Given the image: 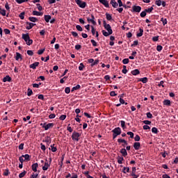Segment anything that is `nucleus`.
I'll return each instance as SVG.
<instances>
[{
  "mask_svg": "<svg viewBox=\"0 0 178 178\" xmlns=\"http://www.w3.org/2000/svg\"><path fill=\"white\" fill-rule=\"evenodd\" d=\"M22 40L25 41L26 45H31V44H33V40L30 39L29 33H23Z\"/></svg>",
  "mask_w": 178,
  "mask_h": 178,
  "instance_id": "1",
  "label": "nucleus"
},
{
  "mask_svg": "<svg viewBox=\"0 0 178 178\" xmlns=\"http://www.w3.org/2000/svg\"><path fill=\"white\" fill-rule=\"evenodd\" d=\"M113 138H115L118 137V136H120L121 133H122V129H120V127H117L115 129H114L113 131Z\"/></svg>",
  "mask_w": 178,
  "mask_h": 178,
  "instance_id": "2",
  "label": "nucleus"
},
{
  "mask_svg": "<svg viewBox=\"0 0 178 178\" xmlns=\"http://www.w3.org/2000/svg\"><path fill=\"white\" fill-rule=\"evenodd\" d=\"M75 2L76 5H78V6H79V8H81L82 9H84V8L87 6V3H86V1H83L81 0H75Z\"/></svg>",
  "mask_w": 178,
  "mask_h": 178,
  "instance_id": "3",
  "label": "nucleus"
},
{
  "mask_svg": "<svg viewBox=\"0 0 178 178\" xmlns=\"http://www.w3.org/2000/svg\"><path fill=\"white\" fill-rule=\"evenodd\" d=\"M103 26L104 29L110 33H113V31H112V27L108 24H106V21H103Z\"/></svg>",
  "mask_w": 178,
  "mask_h": 178,
  "instance_id": "4",
  "label": "nucleus"
},
{
  "mask_svg": "<svg viewBox=\"0 0 178 178\" xmlns=\"http://www.w3.org/2000/svg\"><path fill=\"white\" fill-rule=\"evenodd\" d=\"M40 126L42 127L44 130H49V129H52L54 127V123H44V124H40Z\"/></svg>",
  "mask_w": 178,
  "mask_h": 178,
  "instance_id": "5",
  "label": "nucleus"
},
{
  "mask_svg": "<svg viewBox=\"0 0 178 178\" xmlns=\"http://www.w3.org/2000/svg\"><path fill=\"white\" fill-rule=\"evenodd\" d=\"M79 137H80V134L76 131H74L72 135V138L74 141H79Z\"/></svg>",
  "mask_w": 178,
  "mask_h": 178,
  "instance_id": "6",
  "label": "nucleus"
},
{
  "mask_svg": "<svg viewBox=\"0 0 178 178\" xmlns=\"http://www.w3.org/2000/svg\"><path fill=\"white\" fill-rule=\"evenodd\" d=\"M87 21L88 23H92V24H94V26L97 24V22H95V17H94L93 15H91V18L87 17Z\"/></svg>",
  "mask_w": 178,
  "mask_h": 178,
  "instance_id": "7",
  "label": "nucleus"
},
{
  "mask_svg": "<svg viewBox=\"0 0 178 178\" xmlns=\"http://www.w3.org/2000/svg\"><path fill=\"white\" fill-rule=\"evenodd\" d=\"M132 9V12H136L137 13H140L141 12V7L139 6H134Z\"/></svg>",
  "mask_w": 178,
  "mask_h": 178,
  "instance_id": "8",
  "label": "nucleus"
},
{
  "mask_svg": "<svg viewBox=\"0 0 178 178\" xmlns=\"http://www.w3.org/2000/svg\"><path fill=\"white\" fill-rule=\"evenodd\" d=\"M49 166H51V164L48 163V160H46L44 166H42V170H48Z\"/></svg>",
  "mask_w": 178,
  "mask_h": 178,
  "instance_id": "9",
  "label": "nucleus"
},
{
  "mask_svg": "<svg viewBox=\"0 0 178 178\" xmlns=\"http://www.w3.org/2000/svg\"><path fill=\"white\" fill-rule=\"evenodd\" d=\"M35 26V24L31 23V22H26V30H31L32 27H34Z\"/></svg>",
  "mask_w": 178,
  "mask_h": 178,
  "instance_id": "10",
  "label": "nucleus"
},
{
  "mask_svg": "<svg viewBox=\"0 0 178 178\" xmlns=\"http://www.w3.org/2000/svg\"><path fill=\"white\" fill-rule=\"evenodd\" d=\"M99 2L104 5L106 8L109 6V3L107 1V0H99Z\"/></svg>",
  "mask_w": 178,
  "mask_h": 178,
  "instance_id": "11",
  "label": "nucleus"
},
{
  "mask_svg": "<svg viewBox=\"0 0 178 178\" xmlns=\"http://www.w3.org/2000/svg\"><path fill=\"white\" fill-rule=\"evenodd\" d=\"M140 146H141V144L139 142H136L134 143V148L136 151H138V149H140Z\"/></svg>",
  "mask_w": 178,
  "mask_h": 178,
  "instance_id": "12",
  "label": "nucleus"
},
{
  "mask_svg": "<svg viewBox=\"0 0 178 178\" xmlns=\"http://www.w3.org/2000/svg\"><path fill=\"white\" fill-rule=\"evenodd\" d=\"M40 65V63L38 62H35L33 64L29 65V67L31 69H36L37 66H38Z\"/></svg>",
  "mask_w": 178,
  "mask_h": 178,
  "instance_id": "13",
  "label": "nucleus"
},
{
  "mask_svg": "<svg viewBox=\"0 0 178 178\" xmlns=\"http://www.w3.org/2000/svg\"><path fill=\"white\" fill-rule=\"evenodd\" d=\"M6 81H9V82L12 81V78H10L9 75L6 76V77L3 79V83H6Z\"/></svg>",
  "mask_w": 178,
  "mask_h": 178,
  "instance_id": "14",
  "label": "nucleus"
},
{
  "mask_svg": "<svg viewBox=\"0 0 178 178\" xmlns=\"http://www.w3.org/2000/svg\"><path fill=\"white\" fill-rule=\"evenodd\" d=\"M32 170L33 171V172H37V169H38V163H33V165H32Z\"/></svg>",
  "mask_w": 178,
  "mask_h": 178,
  "instance_id": "15",
  "label": "nucleus"
},
{
  "mask_svg": "<svg viewBox=\"0 0 178 178\" xmlns=\"http://www.w3.org/2000/svg\"><path fill=\"white\" fill-rule=\"evenodd\" d=\"M143 33H144V29L140 28V29H139V33H138L136 34V37H143Z\"/></svg>",
  "mask_w": 178,
  "mask_h": 178,
  "instance_id": "16",
  "label": "nucleus"
},
{
  "mask_svg": "<svg viewBox=\"0 0 178 178\" xmlns=\"http://www.w3.org/2000/svg\"><path fill=\"white\" fill-rule=\"evenodd\" d=\"M111 5H112L113 8H117L119 6V4L115 0L111 1Z\"/></svg>",
  "mask_w": 178,
  "mask_h": 178,
  "instance_id": "17",
  "label": "nucleus"
},
{
  "mask_svg": "<svg viewBox=\"0 0 178 178\" xmlns=\"http://www.w3.org/2000/svg\"><path fill=\"white\" fill-rule=\"evenodd\" d=\"M120 153L123 156H127V151L126 150V149H121Z\"/></svg>",
  "mask_w": 178,
  "mask_h": 178,
  "instance_id": "18",
  "label": "nucleus"
},
{
  "mask_svg": "<svg viewBox=\"0 0 178 178\" xmlns=\"http://www.w3.org/2000/svg\"><path fill=\"white\" fill-rule=\"evenodd\" d=\"M131 74H133V76H137V74H140V70H138V69L132 70Z\"/></svg>",
  "mask_w": 178,
  "mask_h": 178,
  "instance_id": "19",
  "label": "nucleus"
},
{
  "mask_svg": "<svg viewBox=\"0 0 178 178\" xmlns=\"http://www.w3.org/2000/svg\"><path fill=\"white\" fill-rule=\"evenodd\" d=\"M33 16H42V13L38 12L37 10L33 11Z\"/></svg>",
  "mask_w": 178,
  "mask_h": 178,
  "instance_id": "20",
  "label": "nucleus"
},
{
  "mask_svg": "<svg viewBox=\"0 0 178 178\" xmlns=\"http://www.w3.org/2000/svg\"><path fill=\"white\" fill-rule=\"evenodd\" d=\"M163 103V105H165L167 106H170V100L169 99H165Z\"/></svg>",
  "mask_w": 178,
  "mask_h": 178,
  "instance_id": "21",
  "label": "nucleus"
},
{
  "mask_svg": "<svg viewBox=\"0 0 178 178\" xmlns=\"http://www.w3.org/2000/svg\"><path fill=\"white\" fill-rule=\"evenodd\" d=\"M122 172L124 174L129 173V172H130V168H129V167H124L123 170H122Z\"/></svg>",
  "mask_w": 178,
  "mask_h": 178,
  "instance_id": "22",
  "label": "nucleus"
},
{
  "mask_svg": "<svg viewBox=\"0 0 178 178\" xmlns=\"http://www.w3.org/2000/svg\"><path fill=\"white\" fill-rule=\"evenodd\" d=\"M44 20L46 23H49V20H51V15H44Z\"/></svg>",
  "mask_w": 178,
  "mask_h": 178,
  "instance_id": "23",
  "label": "nucleus"
},
{
  "mask_svg": "<svg viewBox=\"0 0 178 178\" xmlns=\"http://www.w3.org/2000/svg\"><path fill=\"white\" fill-rule=\"evenodd\" d=\"M29 20H30V22H33V23H35V22H37L38 19L35 17H30Z\"/></svg>",
  "mask_w": 178,
  "mask_h": 178,
  "instance_id": "24",
  "label": "nucleus"
},
{
  "mask_svg": "<svg viewBox=\"0 0 178 178\" xmlns=\"http://www.w3.org/2000/svg\"><path fill=\"white\" fill-rule=\"evenodd\" d=\"M22 156L24 157V161H30V155L23 154Z\"/></svg>",
  "mask_w": 178,
  "mask_h": 178,
  "instance_id": "25",
  "label": "nucleus"
},
{
  "mask_svg": "<svg viewBox=\"0 0 178 178\" xmlns=\"http://www.w3.org/2000/svg\"><path fill=\"white\" fill-rule=\"evenodd\" d=\"M139 81H142V83L145 84V83H147L148 81V78H147V77L141 78V79H140Z\"/></svg>",
  "mask_w": 178,
  "mask_h": 178,
  "instance_id": "26",
  "label": "nucleus"
},
{
  "mask_svg": "<svg viewBox=\"0 0 178 178\" xmlns=\"http://www.w3.org/2000/svg\"><path fill=\"white\" fill-rule=\"evenodd\" d=\"M19 59H22V54H20V53L17 52L15 60H19Z\"/></svg>",
  "mask_w": 178,
  "mask_h": 178,
  "instance_id": "27",
  "label": "nucleus"
},
{
  "mask_svg": "<svg viewBox=\"0 0 178 178\" xmlns=\"http://www.w3.org/2000/svg\"><path fill=\"white\" fill-rule=\"evenodd\" d=\"M80 88H81L80 85H76V86L72 88L71 91L73 92V91H76L77 90H80Z\"/></svg>",
  "mask_w": 178,
  "mask_h": 178,
  "instance_id": "28",
  "label": "nucleus"
},
{
  "mask_svg": "<svg viewBox=\"0 0 178 178\" xmlns=\"http://www.w3.org/2000/svg\"><path fill=\"white\" fill-rule=\"evenodd\" d=\"M102 34L104 35V37H108L111 35L112 33H110L109 32H106V31H102Z\"/></svg>",
  "mask_w": 178,
  "mask_h": 178,
  "instance_id": "29",
  "label": "nucleus"
},
{
  "mask_svg": "<svg viewBox=\"0 0 178 178\" xmlns=\"http://www.w3.org/2000/svg\"><path fill=\"white\" fill-rule=\"evenodd\" d=\"M118 143H123L124 144H125V145H127V141H126V140L124 139H122V138H119L118 140Z\"/></svg>",
  "mask_w": 178,
  "mask_h": 178,
  "instance_id": "30",
  "label": "nucleus"
},
{
  "mask_svg": "<svg viewBox=\"0 0 178 178\" xmlns=\"http://www.w3.org/2000/svg\"><path fill=\"white\" fill-rule=\"evenodd\" d=\"M161 22H162L163 26H165V24H168V19H164L163 17L161 19Z\"/></svg>",
  "mask_w": 178,
  "mask_h": 178,
  "instance_id": "31",
  "label": "nucleus"
},
{
  "mask_svg": "<svg viewBox=\"0 0 178 178\" xmlns=\"http://www.w3.org/2000/svg\"><path fill=\"white\" fill-rule=\"evenodd\" d=\"M152 132L154 134H158V129L156 127H153L152 129Z\"/></svg>",
  "mask_w": 178,
  "mask_h": 178,
  "instance_id": "32",
  "label": "nucleus"
},
{
  "mask_svg": "<svg viewBox=\"0 0 178 178\" xmlns=\"http://www.w3.org/2000/svg\"><path fill=\"white\" fill-rule=\"evenodd\" d=\"M0 15H2V16H6V10L5 9H1L0 11Z\"/></svg>",
  "mask_w": 178,
  "mask_h": 178,
  "instance_id": "33",
  "label": "nucleus"
},
{
  "mask_svg": "<svg viewBox=\"0 0 178 178\" xmlns=\"http://www.w3.org/2000/svg\"><path fill=\"white\" fill-rule=\"evenodd\" d=\"M45 52V49H42L38 51V55H42Z\"/></svg>",
  "mask_w": 178,
  "mask_h": 178,
  "instance_id": "34",
  "label": "nucleus"
},
{
  "mask_svg": "<svg viewBox=\"0 0 178 178\" xmlns=\"http://www.w3.org/2000/svg\"><path fill=\"white\" fill-rule=\"evenodd\" d=\"M19 17L21 19V20H24V12L21 13Z\"/></svg>",
  "mask_w": 178,
  "mask_h": 178,
  "instance_id": "35",
  "label": "nucleus"
},
{
  "mask_svg": "<svg viewBox=\"0 0 178 178\" xmlns=\"http://www.w3.org/2000/svg\"><path fill=\"white\" fill-rule=\"evenodd\" d=\"M27 95H28V97H31V95H33V90L29 88Z\"/></svg>",
  "mask_w": 178,
  "mask_h": 178,
  "instance_id": "36",
  "label": "nucleus"
},
{
  "mask_svg": "<svg viewBox=\"0 0 178 178\" xmlns=\"http://www.w3.org/2000/svg\"><path fill=\"white\" fill-rule=\"evenodd\" d=\"M146 13H151V12H152V10H154V8L153 7H151L149 8H147V9H145V10Z\"/></svg>",
  "mask_w": 178,
  "mask_h": 178,
  "instance_id": "37",
  "label": "nucleus"
},
{
  "mask_svg": "<svg viewBox=\"0 0 178 178\" xmlns=\"http://www.w3.org/2000/svg\"><path fill=\"white\" fill-rule=\"evenodd\" d=\"M106 17L108 20H112V15L109 13H106Z\"/></svg>",
  "mask_w": 178,
  "mask_h": 178,
  "instance_id": "38",
  "label": "nucleus"
},
{
  "mask_svg": "<svg viewBox=\"0 0 178 178\" xmlns=\"http://www.w3.org/2000/svg\"><path fill=\"white\" fill-rule=\"evenodd\" d=\"M24 176H26V171H24V172L19 173V178H23V177H24Z\"/></svg>",
  "mask_w": 178,
  "mask_h": 178,
  "instance_id": "39",
  "label": "nucleus"
},
{
  "mask_svg": "<svg viewBox=\"0 0 178 178\" xmlns=\"http://www.w3.org/2000/svg\"><path fill=\"white\" fill-rule=\"evenodd\" d=\"M147 16V11L145 10L140 13L141 17H145Z\"/></svg>",
  "mask_w": 178,
  "mask_h": 178,
  "instance_id": "40",
  "label": "nucleus"
},
{
  "mask_svg": "<svg viewBox=\"0 0 178 178\" xmlns=\"http://www.w3.org/2000/svg\"><path fill=\"white\" fill-rule=\"evenodd\" d=\"M54 145H51V151L52 152H56L57 151L56 147H54Z\"/></svg>",
  "mask_w": 178,
  "mask_h": 178,
  "instance_id": "41",
  "label": "nucleus"
},
{
  "mask_svg": "<svg viewBox=\"0 0 178 178\" xmlns=\"http://www.w3.org/2000/svg\"><path fill=\"white\" fill-rule=\"evenodd\" d=\"M83 69H84V64H83V63H81L79 67V70H80L81 72L83 70Z\"/></svg>",
  "mask_w": 178,
  "mask_h": 178,
  "instance_id": "42",
  "label": "nucleus"
},
{
  "mask_svg": "<svg viewBox=\"0 0 178 178\" xmlns=\"http://www.w3.org/2000/svg\"><path fill=\"white\" fill-rule=\"evenodd\" d=\"M163 49V47L161 45H157V47H156V50L159 52H161V51H162Z\"/></svg>",
  "mask_w": 178,
  "mask_h": 178,
  "instance_id": "43",
  "label": "nucleus"
},
{
  "mask_svg": "<svg viewBox=\"0 0 178 178\" xmlns=\"http://www.w3.org/2000/svg\"><path fill=\"white\" fill-rule=\"evenodd\" d=\"M122 72L124 73V74H126L127 73V69L126 68V65H123Z\"/></svg>",
  "mask_w": 178,
  "mask_h": 178,
  "instance_id": "44",
  "label": "nucleus"
},
{
  "mask_svg": "<svg viewBox=\"0 0 178 178\" xmlns=\"http://www.w3.org/2000/svg\"><path fill=\"white\" fill-rule=\"evenodd\" d=\"M76 29L78 30V31H83V28L80 25H76Z\"/></svg>",
  "mask_w": 178,
  "mask_h": 178,
  "instance_id": "45",
  "label": "nucleus"
},
{
  "mask_svg": "<svg viewBox=\"0 0 178 178\" xmlns=\"http://www.w3.org/2000/svg\"><path fill=\"white\" fill-rule=\"evenodd\" d=\"M127 134L128 136H130V138H133L134 137V134L133 132H131V131L127 132Z\"/></svg>",
  "mask_w": 178,
  "mask_h": 178,
  "instance_id": "46",
  "label": "nucleus"
},
{
  "mask_svg": "<svg viewBox=\"0 0 178 178\" xmlns=\"http://www.w3.org/2000/svg\"><path fill=\"white\" fill-rule=\"evenodd\" d=\"M65 94H70V88L69 87L65 88Z\"/></svg>",
  "mask_w": 178,
  "mask_h": 178,
  "instance_id": "47",
  "label": "nucleus"
},
{
  "mask_svg": "<svg viewBox=\"0 0 178 178\" xmlns=\"http://www.w3.org/2000/svg\"><path fill=\"white\" fill-rule=\"evenodd\" d=\"M159 40V36H154L152 38V41H154V42H156V41H158Z\"/></svg>",
  "mask_w": 178,
  "mask_h": 178,
  "instance_id": "48",
  "label": "nucleus"
},
{
  "mask_svg": "<svg viewBox=\"0 0 178 178\" xmlns=\"http://www.w3.org/2000/svg\"><path fill=\"white\" fill-rule=\"evenodd\" d=\"M29 0H15L17 3H23V2H27Z\"/></svg>",
  "mask_w": 178,
  "mask_h": 178,
  "instance_id": "49",
  "label": "nucleus"
},
{
  "mask_svg": "<svg viewBox=\"0 0 178 178\" xmlns=\"http://www.w3.org/2000/svg\"><path fill=\"white\" fill-rule=\"evenodd\" d=\"M122 63L124 65H127V63H129V58H124L122 60Z\"/></svg>",
  "mask_w": 178,
  "mask_h": 178,
  "instance_id": "50",
  "label": "nucleus"
},
{
  "mask_svg": "<svg viewBox=\"0 0 178 178\" xmlns=\"http://www.w3.org/2000/svg\"><path fill=\"white\" fill-rule=\"evenodd\" d=\"M161 3H162V1L161 0H157L155 2V4L157 5V6H161Z\"/></svg>",
  "mask_w": 178,
  "mask_h": 178,
  "instance_id": "51",
  "label": "nucleus"
},
{
  "mask_svg": "<svg viewBox=\"0 0 178 178\" xmlns=\"http://www.w3.org/2000/svg\"><path fill=\"white\" fill-rule=\"evenodd\" d=\"M123 162V157H120L118 160V163L120 164V165H122Z\"/></svg>",
  "mask_w": 178,
  "mask_h": 178,
  "instance_id": "52",
  "label": "nucleus"
},
{
  "mask_svg": "<svg viewBox=\"0 0 178 178\" xmlns=\"http://www.w3.org/2000/svg\"><path fill=\"white\" fill-rule=\"evenodd\" d=\"M90 42L93 47H97V42L94 40H91Z\"/></svg>",
  "mask_w": 178,
  "mask_h": 178,
  "instance_id": "53",
  "label": "nucleus"
},
{
  "mask_svg": "<svg viewBox=\"0 0 178 178\" xmlns=\"http://www.w3.org/2000/svg\"><path fill=\"white\" fill-rule=\"evenodd\" d=\"M138 45V40L134 41V43L131 44V47H137Z\"/></svg>",
  "mask_w": 178,
  "mask_h": 178,
  "instance_id": "54",
  "label": "nucleus"
},
{
  "mask_svg": "<svg viewBox=\"0 0 178 178\" xmlns=\"http://www.w3.org/2000/svg\"><path fill=\"white\" fill-rule=\"evenodd\" d=\"M40 148L42 151H45V149H47V148L45 147V145L42 143L40 144Z\"/></svg>",
  "mask_w": 178,
  "mask_h": 178,
  "instance_id": "55",
  "label": "nucleus"
},
{
  "mask_svg": "<svg viewBox=\"0 0 178 178\" xmlns=\"http://www.w3.org/2000/svg\"><path fill=\"white\" fill-rule=\"evenodd\" d=\"M59 119L60 120H65V119H66V115H61Z\"/></svg>",
  "mask_w": 178,
  "mask_h": 178,
  "instance_id": "56",
  "label": "nucleus"
},
{
  "mask_svg": "<svg viewBox=\"0 0 178 178\" xmlns=\"http://www.w3.org/2000/svg\"><path fill=\"white\" fill-rule=\"evenodd\" d=\"M147 118H148V119H152V114L151 113H147Z\"/></svg>",
  "mask_w": 178,
  "mask_h": 178,
  "instance_id": "57",
  "label": "nucleus"
},
{
  "mask_svg": "<svg viewBox=\"0 0 178 178\" xmlns=\"http://www.w3.org/2000/svg\"><path fill=\"white\" fill-rule=\"evenodd\" d=\"M56 116V115H55V114L51 113V114H50V115H49V119H55Z\"/></svg>",
  "mask_w": 178,
  "mask_h": 178,
  "instance_id": "58",
  "label": "nucleus"
},
{
  "mask_svg": "<svg viewBox=\"0 0 178 178\" xmlns=\"http://www.w3.org/2000/svg\"><path fill=\"white\" fill-rule=\"evenodd\" d=\"M19 161L21 163H23V162H24V161H26V160H24L23 156H22L19 157Z\"/></svg>",
  "mask_w": 178,
  "mask_h": 178,
  "instance_id": "59",
  "label": "nucleus"
},
{
  "mask_svg": "<svg viewBox=\"0 0 178 178\" xmlns=\"http://www.w3.org/2000/svg\"><path fill=\"white\" fill-rule=\"evenodd\" d=\"M91 29H92L91 32L92 35H95V29H94L93 26H91Z\"/></svg>",
  "mask_w": 178,
  "mask_h": 178,
  "instance_id": "60",
  "label": "nucleus"
},
{
  "mask_svg": "<svg viewBox=\"0 0 178 178\" xmlns=\"http://www.w3.org/2000/svg\"><path fill=\"white\" fill-rule=\"evenodd\" d=\"M36 6L38 10H40V11L42 10V6H41V5H40L39 3H37Z\"/></svg>",
  "mask_w": 178,
  "mask_h": 178,
  "instance_id": "61",
  "label": "nucleus"
},
{
  "mask_svg": "<svg viewBox=\"0 0 178 178\" xmlns=\"http://www.w3.org/2000/svg\"><path fill=\"white\" fill-rule=\"evenodd\" d=\"M134 140L135 141H140V136L136 135Z\"/></svg>",
  "mask_w": 178,
  "mask_h": 178,
  "instance_id": "62",
  "label": "nucleus"
},
{
  "mask_svg": "<svg viewBox=\"0 0 178 178\" xmlns=\"http://www.w3.org/2000/svg\"><path fill=\"white\" fill-rule=\"evenodd\" d=\"M37 177H38V174H35V173L32 174L31 177V178H37Z\"/></svg>",
  "mask_w": 178,
  "mask_h": 178,
  "instance_id": "63",
  "label": "nucleus"
},
{
  "mask_svg": "<svg viewBox=\"0 0 178 178\" xmlns=\"http://www.w3.org/2000/svg\"><path fill=\"white\" fill-rule=\"evenodd\" d=\"M163 178H170V177L169 175H168V174H164L162 176Z\"/></svg>",
  "mask_w": 178,
  "mask_h": 178,
  "instance_id": "64",
  "label": "nucleus"
}]
</instances>
